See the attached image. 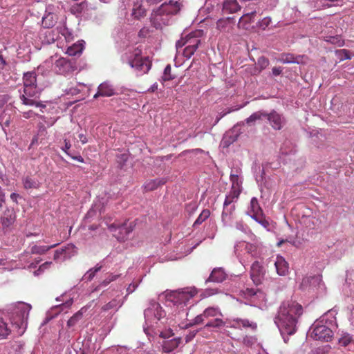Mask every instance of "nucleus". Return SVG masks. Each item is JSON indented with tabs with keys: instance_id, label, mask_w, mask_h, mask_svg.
I'll return each instance as SVG.
<instances>
[{
	"instance_id": "1",
	"label": "nucleus",
	"mask_w": 354,
	"mask_h": 354,
	"mask_svg": "<svg viewBox=\"0 0 354 354\" xmlns=\"http://www.w3.org/2000/svg\"><path fill=\"white\" fill-rule=\"evenodd\" d=\"M302 314L303 307L296 301L286 300L280 305L274 317V323L286 343L288 341V337L286 336L295 333L298 319Z\"/></svg>"
},
{
	"instance_id": "2",
	"label": "nucleus",
	"mask_w": 354,
	"mask_h": 354,
	"mask_svg": "<svg viewBox=\"0 0 354 354\" xmlns=\"http://www.w3.org/2000/svg\"><path fill=\"white\" fill-rule=\"evenodd\" d=\"M180 10V5L177 1H169L168 3H162L151 12V26L156 29H161L163 26L169 25L171 16L176 15Z\"/></svg>"
},
{
	"instance_id": "3",
	"label": "nucleus",
	"mask_w": 354,
	"mask_h": 354,
	"mask_svg": "<svg viewBox=\"0 0 354 354\" xmlns=\"http://www.w3.org/2000/svg\"><path fill=\"white\" fill-rule=\"evenodd\" d=\"M335 318L328 320L323 316L319 320H316L309 329L310 337L315 340L322 342H330L333 337V328L336 327Z\"/></svg>"
},
{
	"instance_id": "4",
	"label": "nucleus",
	"mask_w": 354,
	"mask_h": 354,
	"mask_svg": "<svg viewBox=\"0 0 354 354\" xmlns=\"http://www.w3.org/2000/svg\"><path fill=\"white\" fill-rule=\"evenodd\" d=\"M31 306L25 303H19L13 306L10 313V322L19 335H22L28 326V319Z\"/></svg>"
},
{
	"instance_id": "5",
	"label": "nucleus",
	"mask_w": 354,
	"mask_h": 354,
	"mask_svg": "<svg viewBox=\"0 0 354 354\" xmlns=\"http://www.w3.org/2000/svg\"><path fill=\"white\" fill-rule=\"evenodd\" d=\"M19 99L22 104L27 106H35L42 109L46 108V101H38L42 89L39 88L37 85L24 88L23 93L19 89Z\"/></svg>"
},
{
	"instance_id": "6",
	"label": "nucleus",
	"mask_w": 354,
	"mask_h": 354,
	"mask_svg": "<svg viewBox=\"0 0 354 354\" xmlns=\"http://www.w3.org/2000/svg\"><path fill=\"white\" fill-rule=\"evenodd\" d=\"M197 294V290L195 287H186L184 288L171 291L166 295L167 301H169L175 305L183 304L187 303Z\"/></svg>"
},
{
	"instance_id": "7",
	"label": "nucleus",
	"mask_w": 354,
	"mask_h": 354,
	"mask_svg": "<svg viewBox=\"0 0 354 354\" xmlns=\"http://www.w3.org/2000/svg\"><path fill=\"white\" fill-rule=\"evenodd\" d=\"M166 316L165 311L162 309L159 303L154 300L149 301V306L144 311V317L147 324L152 322L157 323L162 318Z\"/></svg>"
},
{
	"instance_id": "8",
	"label": "nucleus",
	"mask_w": 354,
	"mask_h": 354,
	"mask_svg": "<svg viewBox=\"0 0 354 354\" xmlns=\"http://www.w3.org/2000/svg\"><path fill=\"white\" fill-rule=\"evenodd\" d=\"M79 65L75 57H61L55 61V70L58 74L68 75L77 70Z\"/></svg>"
},
{
	"instance_id": "9",
	"label": "nucleus",
	"mask_w": 354,
	"mask_h": 354,
	"mask_svg": "<svg viewBox=\"0 0 354 354\" xmlns=\"http://www.w3.org/2000/svg\"><path fill=\"white\" fill-rule=\"evenodd\" d=\"M16 213L12 207H7L0 216V224L4 232H8L16 221Z\"/></svg>"
},
{
	"instance_id": "10",
	"label": "nucleus",
	"mask_w": 354,
	"mask_h": 354,
	"mask_svg": "<svg viewBox=\"0 0 354 354\" xmlns=\"http://www.w3.org/2000/svg\"><path fill=\"white\" fill-rule=\"evenodd\" d=\"M265 118L275 130H281L286 123L285 117L275 110H272L270 113L266 111Z\"/></svg>"
},
{
	"instance_id": "11",
	"label": "nucleus",
	"mask_w": 354,
	"mask_h": 354,
	"mask_svg": "<svg viewBox=\"0 0 354 354\" xmlns=\"http://www.w3.org/2000/svg\"><path fill=\"white\" fill-rule=\"evenodd\" d=\"M321 275L305 277L299 284V289L303 291H311L319 287L322 283Z\"/></svg>"
},
{
	"instance_id": "12",
	"label": "nucleus",
	"mask_w": 354,
	"mask_h": 354,
	"mask_svg": "<svg viewBox=\"0 0 354 354\" xmlns=\"http://www.w3.org/2000/svg\"><path fill=\"white\" fill-rule=\"evenodd\" d=\"M76 253V247L73 244H67L66 246L62 247L55 251L53 259L55 261H64L70 258Z\"/></svg>"
},
{
	"instance_id": "13",
	"label": "nucleus",
	"mask_w": 354,
	"mask_h": 354,
	"mask_svg": "<svg viewBox=\"0 0 354 354\" xmlns=\"http://www.w3.org/2000/svg\"><path fill=\"white\" fill-rule=\"evenodd\" d=\"M129 66L134 68L138 75L147 73L151 67V62L148 57H142L136 61L131 60Z\"/></svg>"
},
{
	"instance_id": "14",
	"label": "nucleus",
	"mask_w": 354,
	"mask_h": 354,
	"mask_svg": "<svg viewBox=\"0 0 354 354\" xmlns=\"http://www.w3.org/2000/svg\"><path fill=\"white\" fill-rule=\"evenodd\" d=\"M266 270L263 266L257 261H254L250 268V277L256 285L261 283L264 277Z\"/></svg>"
},
{
	"instance_id": "15",
	"label": "nucleus",
	"mask_w": 354,
	"mask_h": 354,
	"mask_svg": "<svg viewBox=\"0 0 354 354\" xmlns=\"http://www.w3.org/2000/svg\"><path fill=\"white\" fill-rule=\"evenodd\" d=\"M235 204L223 205L221 221L224 226H230L235 218Z\"/></svg>"
},
{
	"instance_id": "16",
	"label": "nucleus",
	"mask_w": 354,
	"mask_h": 354,
	"mask_svg": "<svg viewBox=\"0 0 354 354\" xmlns=\"http://www.w3.org/2000/svg\"><path fill=\"white\" fill-rule=\"evenodd\" d=\"M227 278V274L223 268H214L205 283V284L209 282L222 283L226 280Z\"/></svg>"
},
{
	"instance_id": "17",
	"label": "nucleus",
	"mask_w": 354,
	"mask_h": 354,
	"mask_svg": "<svg viewBox=\"0 0 354 354\" xmlns=\"http://www.w3.org/2000/svg\"><path fill=\"white\" fill-rule=\"evenodd\" d=\"M274 266L279 275L286 276L288 274L289 272L288 263L282 256L277 255L274 262Z\"/></svg>"
},
{
	"instance_id": "18",
	"label": "nucleus",
	"mask_w": 354,
	"mask_h": 354,
	"mask_svg": "<svg viewBox=\"0 0 354 354\" xmlns=\"http://www.w3.org/2000/svg\"><path fill=\"white\" fill-rule=\"evenodd\" d=\"M98 88L102 97H111L118 94L117 89L108 81L101 83L98 86Z\"/></svg>"
},
{
	"instance_id": "19",
	"label": "nucleus",
	"mask_w": 354,
	"mask_h": 354,
	"mask_svg": "<svg viewBox=\"0 0 354 354\" xmlns=\"http://www.w3.org/2000/svg\"><path fill=\"white\" fill-rule=\"evenodd\" d=\"M201 35V30L192 32L187 35L185 37V43H187V46L189 47H194L198 49L199 45L201 43V41L199 38Z\"/></svg>"
},
{
	"instance_id": "20",
	"label": "nucleus",
	"mask_w": 354,
	"mask_h": 354,
	"mask_svg": "<svg viewBox=\"0 0 354 354\" xmlns=\"http://www.w3.org/2000/svg\"><path fill=\"white\" fill-rule=\"evenodd\" d=\"M338 344L340 346L348 347V350H351L354 347L353 336L346 332H342L340 337L338 338Z\"/></svg>"
},
{
	"instance_id": "21",
	"label": "nucleus",
	"mask_w": 354,
	"mask_h": 354,
	"mask_svg": "<svg viewBox=\"0 0 354 354\" xmlns=\"http://www.w3.org/2000/svg\"><path fill=\"white\" fill-rule=\"evenodd\" d=\"M166 178H155L147 181L143 187L146 192L153 191L167 183Z\"/></svg>"
},
{
	"instance_id": "22",
	"label": "nucleus",
	"mask_w": 354,
	"mask_h": 354,
	"mask_svg": "<svg viewBox=\"0 0 354 354\" xmlns=\"http://www.w3.org/2000/svg\"><path fill=\"white\" fill-rule=\"evenodd\" d=\"M181 342L180 337L165 340L162 343V351L165 353H171L177 348Z\"/></svg>"
},
{
	"instance_id": "23",
	"label": "nucleus",
	"mask_w": 354,
	"mask_h": 354,
	"mask_svg": "<svg viewBox=\"0 0 354 354\" xmlns=\"http://www.w3.org/2000/svg\"><path fill=\"white\" fill-rule=\"evenodd\" d=\"M24 88L36 86L37 74L35 71H28L24 73L23 76Z\"/></svg>"
},
{
	"instance_id": "24",
	"label": "nucleus",
	"mask_w": 354,
	"mask_h": 354,
	"mask_svg": "<svg viewBox=\"0 0 354 354\" xmlns=\"http://www.w3.org/2000/svg\"><path fill=\"white\" fill-rule=\"evenodd\" d=\"M233 324L231 325V327L233 328H239L240 326H242L244 328H251L252 329H256L257 326L254 322H250L247 319H241V318H235L232 319Z\"/></svg>"
},
{
	"instance_id": "25",
	"label": "nucleus",
	"mask_w": 354,
	"mask_h": 354,
	"mask_svg": "<svg viewBox=\"0 0 354 354\" xmlns=\"http://www.w3.org/2000/svg\"><path fill=\"white\" fill-rule=\"evenodd\" d=\"M84 41H82L78 44H74L72 46L68 47L66 50V54H68L71 57L80 56L84 49Z\"/></svg>"
},
{
	"instance_id": "26",
	"label": "nucleus",
	"mask_w": 354,
	"mask_h": 354,
	"mask_svg": "<svg viewBox=\"0 0 354 354\" xmlns=\"http://www.w3.org/2000/svg\"><path fill=\"white\" fill-rule=\"evenodd\" d=\"M263 212V209H261L257 198L256 197L252 198L250 201V205L247 214L250 216V215H257Z\"/></svg>"
},
{
	"instance_id": "27",
	"label": "nucleus",
	"mask_w": 354,
	"mask_h": 354,
	"mask_svg": "<svg viewBox=\"0 0 354 354\" xmlns=\"http://www.w3.org/2000/svg\"><path fill=\"white\" fill-rule=\"evenodd\" d=\"M241 192V190H235V189L234 190V189H231L230 191L228 192V194H226L223 204H225V205L235 204L239 198Z\"/></svg>"
},
{
	"instance_id": "28",
	"label": "nucleus",
	"mask_w": 354,
	"mask_h": 354,
	"mask_svg": "<svg viewBox=\"0 0 354 354\" xmlns=\"http://www.w3.org/2000/svg\"><path fill=\"white\" fill-rule=\"evenodd\" d=\"M57 22L56 15L49 12L42 17V26L45 28H50L53 27Z\"/></svg>"
},
{
	"instance_id": "29",
	"label": "nucleus",
	"mask_w": 354,
	"mask_h": 354,
	"mask_svg": "<svg viewBox=\"0 0 354 354\" xmlns=\"http://www.w3.org/2000/svg\"><path fill=\"white\" fill-rule=\"evenodd\" d=\"M147 10L138 1L134 3L132 10V15L134 19L140 20L146 15Z\"/></svg>"
},
{
	"instance_id": "30",
	"label": "nucleus",
	"mask_w": 354,
	"mask_h": 354,
	"mask_svg": "<svg viewBox=\"0 0 354 354\" xmlns=\"http://www.w3.org/2000/svg\"><path fill=\"white\" fill-rule=\"evenodd\" d=\"M241 9L236 0H228L223 3V10L230 13L236 12Z\"/></svg>"
},
{
	"instance_id": "31",
	"label": "nucleus",
	"mask_w": 354,
	"mask_h": 354,
	"mask_svg": "<svg viewBox=\"0 0 354 354\" xmlns=\"http://www.w3.org/2000/svg\"><path fill=\"white\" fill-rule=\"evenodd\" d=\"M59 243H55L49 246L47 245H35L31 247L30 252L34 254H43L48 252L49 250L55 248Z\"/></svg>"
},
{
	"instance_id": "32",
	"label": "nucleus",
	"mask_w": 354,
	"mask_h": 354,
	"mask_svg": "<svg viewBox=\"0 0 354 354\" xmlns=\"http://www.w3.org/2000/svg\"><path fill=\"white\" fill-rule=\"evenodd\" d=\"M270 62L269 59L265 56H261L259 57L257 60V66L258 68H254V71L252 73L253 75H257L260 73L263 70H264L269 65Z\"/></svg>"
},
{
	"instance_id": "33",
	"label": "nucleus",
	"mask_w": 354,
	"mask_h": 354,
	"mask_svg": "<svg viewBox=\"0 0 354 354\" xmlns=\"http://www.w3.org/2000/svg\"><path fill=\"white\" fill-rule=\"evenodd\" d=\"M250 217L254 219L256 222L259 223L261 226L268 230H270V223L266 219L263 212L260 214L250 215Z\"/></svg>"
},
{
	"instance_id": "34",
	"label": "nucleus",
	"mask_w": 354,
	"mask_h": 354,
	"mask_svg": "<svg viewBox=\"0 0 354 354\" xmlns=\"http://www.w3.org/2000/svg\"><path fill=\"white\" fill-rule=\"evenodd\" d=\"M11 333V330L8 327L2 317H0V340L6 339Z\"/></svg>"
},
{
	"instance_id": "35",
	"label": "nucleus",
	"mask_w": 354,
	"mask_h": 354,
	"mask_svg": "<svg viewBox=\"0 0 354 354\" xmlns=\"http://www.w3.org/2000/svg\"><path fill=\"white\" fill-rule=\"evenodd\" d=\"M301 60V56H295L293 54H285L283 55L281 62L283 64H299Z\"/></svg>"
},
{
	"instance_id": "36",
	"label": "nucleus",
	"mask_w": 354,
	"mask_h": 354,
	"mask_svg": "<svg viewBox=\"0 0 354 354\" xmlns=\"http://www.w3.org/2000/svg\"><path fill=\"white\" fill-rule=\"evenodd\" d=\"M102 266L97 264L94 268L89 269L82 277V280L91 281L95 277L96 272L102 269Z\"/></svg>"
},
{
	"instance_id": "37",
	"label": "nucleus",
	"mask_w": 354,
	"mask_h": 354,
	"mask_svg": "<svg viewBox=\"0 0 354 354\" xmlns=\"http://www.w3.org/2000/svg\"><path fill=\"white\" fill-rule=\"evenodd\" d=\"M266 111L261 110L253 113L250 117H248L245 122L247 124L254 123L257 120H262L265 118Z\"/></svg>"
},
{
	"instance_id": "38",
	"label": "nucleus",
	"mask_w": 354,
	"mask_h": 354,
	"mask_svg": "<svg viewBox=\"0 0 354 354\" xmlns=\"http://www.w3.org/2000/svg\"><path fill=\"white\" fill-rule=\"evenodd\" d=\"M230 181L232 183L231 189L235 190H241L242 181L239 179L237 174H230Z\"/></svg>"
},
{
	"instance_id": "39",
	"label": "nucleus",
	"mask_w": 354,
	"mask_h": 354,
	"mask_svg": "<svg viewBox=\"0 0 354 354\" xmlns=\"http://www.w3.org/2000/svg\"><path fill=\"white\" fill-rule=\"evenodd\" d=\"M225 324V322L220 319V318H215L213 319H211L207 322V324L205 325V328H220L223 326H224Z\"/></svg>"
},
{
	"instance_id": "40",
	"label": "nucleus",
	"mask_w": 354,
	"mask_h": 354,
	"mask_svg": "<svg viewBox=\"0 0 354 354\" xmlns=\"http://www.w3.org/2000/svg\"><path fill=\"white\" fill-rule=\"evenodd\" d=\"M142 50L139 47L134 48L131 51L129 52V55L127 57L128 64H130L131 60L136 61L140 59L142 57Z\"/></svg>"
},
{
	"instance_id": "41",
	"label": "nucleus",
	"mask_w": 354,
	"mask_h": 354,
	"mask_svg": "<svg viewBox=\"0 0 354 354\" xmlns=\"http://www.w3.org/2000/svg\"><path fill=\"white\" fill-rule=\"evenodd\" d=\"M218 315H222L218 308L208 307L203 311V316H205L206 319L215 317Z\"/></svg>"
},
{
	"instance_id": "42",
	"label": "nucleus",
	"mask_w": 354,
	"mask_h": 354,
	"mask_svg": "<svg viewBox=\"0 0 354 354\" xmlns=\"http://www.w3.org/2000/svg\"><path fill=\"white\" fill-rule=\"evenodd\" d=\"M210 216V211L207 209H205L202 211L200 215L198 216L195 222L194 223L193 226L196 227L197 225L203 223L205 220H207Z\"/></svg>"
},
{
	"instance_id": "43",
	"label": "nucleus",
	"mask_w": 354,
	"mask_h": 354,
	"mask_svg": "<svg viewBox=\"0 0 354 354\" xmlns=\"http://www.w3.org/2000/svg\"><path fill=\"white\" fill-rule=\"evenodd\" d=\"M245 299H251L254 297H258L259 295H263V292L258 288H246L243 292Z\"/></svg>"
},
{
	"instance_id": "44",
	"label": "nucleus",
	"mask_w": 354,
	"mask_h": 354,
	"mask_svg": "<svg viewBox=\"0 0 354 354\" xmlns=\"http://www.w3.org/2000/svg\"><path fill=\"white\" fill-rule=\"evenodd\" d=\"M83 313L82 310L75 313L67 322V326L71 328L76 325V324L82 319Z\"/></svg>"
},
{
	"instance_id": "45",
	"label": "nucleus",
	"mask_w": 354,
	"mask_h": 354,
	"mask_svg": "<svg viewBox=\"0 0 354 354\" xmlns=\"http://www.w3.org/2000/svg\"><path fill=\"white\" fill-rule=\"evenodd\" d=\"M207 319L205 316H203V313L197 315L194 319L190 321L189 323L186 324L184 328H188L189 327H192L194 325H198L201 324L204 322V321Z\"/></svg>"
},
{
	"instance_id": "46",
	"label": "nucleus",
	"mask_w": 354,
	"mask_h": 354,
	"mask_svg": "<svg viewBox=\"0 0 354 354\" xmlns=\"http://www.w3.org/2000/svg\"><path fill=\"white\" fill-rule=\"evenodd\" d=\"M221 291L218 288H206L203 290L201 295V299H205L210 296L220 293Z\"/></svg>"
},
{
	"instance_id": "47",
	"label": "nucleus",
	"mask_w": 354,
	"mask_h": 354,
	"mask_svg": "<svg viewBox=\"0 0 354 354\" xmlns=\"http://www.w3.org/2000/svg\"><path fill=\"white\" fill-rule=\"evenodd\" d=\"M23 184L24 188L26 189L37 188L38 187V182L29 177L23 179Z\"/></svg>"
},
{
	"instance_id": "48",
	"label": "nucleus",
	"mask_w": 354,
	"mask_h": 354,
	"mask_svg": "<svg viewBox=\"0 0 354 354\" xmlns=\"http://www.w3.org/2000/svg\"><path fill=\"white\" fill-rule=\"evenodd\" d=\"M118 304H119L118 301H117L116 299H112L111 301H109L106 304L104 305L102 307V310L103 311H107V310H109L113 309V308L118 309V308H120L122 306V304L118 306Z\"/></svg>"
},
{
	"instance_id": "49",
	"label": "nucleus",
	"mask_w": 354,
	"mask_h": 354,
	"mask_svg": "<svg viewBox=\"0 0 354 354\" xmlns=\"http://www.w3.org/2000/svg\"><path fill=\"white\" fill-rule=\"evenodd\" d=\"M11 119L10 115L3 111V114L0 116V123L3 127H8L10 124Z\"/></svg>"
},
{
	"instance_id": "50",
	"label": "nucleus",
	"mask_w": 354,
	"mask_h": 354,
	"mask_svg": "<svg viewBox=\"0 0 354 354\" xmlns=\"http://www.w3.org/2000/svg\"><path fill=\"white\" fill-rule=\"evenodd\" d=\"M171 70L170 64H167L164 69L163 76L162 77V81H170L174 79V77L171 75Z\"/></svg>"
},
{
	"instance_id": "51",
	"label": "nucleus",
	"mask_w": 354,
	"mask_h": 354,
	"mask_svg": "<svg viewBox=\"0 0 354 354\" xmlns=\"http://www.w3.org/2000/svg\"><path fill=\"white\" fill-rule=\"evenodd\" d=\"M331 350L330 345L319 346L313 351V354H328Z\"/></svg>"
},
{
	"instance_id": "52",
	"label": "nucleus",
	"mask_w": 354,
	"mask_h": 354,
	"mask_svg": "<svg viewBox=\"0 0 354 354\" xmlns=\"http://www.w3.org/2000/svg\"><path fill=\"white\" fill-rule=\"evenodd\" d=\"M86 6V3L84 2H82L80 3H76L71 7V12L74 14H80L82 12L83 10Z\"/></svg>"
},
{
	"instance_id": "53",
	"label": "nucleus",
	"mask_w": 354,
	"mask_h": 354,
	"mask_svg": "<svg viewBox=\"0 0 354 354\" xmlns=\"http://www.w3.org/2000/svg\"><path fill=\"white\" fill-rule=\"evenodd\" d=\"M61 34L64 36L67 41H71L73 39V36L71 31L66 27H63L60 30Z\"/></svg>"
},
{
	"instance_id": "54",
	"label": "nucleus",
	"mask_w": 354,
	"mask_h": 354,
	"mask_svg": "<svg viewBox=\"0 0 354 354\" xmlns=\"http://www.w3.org/2000/svg\"><path fill=\"white\" fill-rule=\"evenodd\" d=\"M196 50L197 49L194 47L186 46L183 50V55L185 58L189 59L194 54Z\"/></svg>"
},
{
	"instance_id": "55",
	"label": "nucleus",
	"mask_w": 354,
	"mask_h": 354,
	"mask_svg": "<svg viewBox=\"0 0 354 354\" xmlns=\"http://www.w3.org/2000/svg\"><path fill=\"white\" fill-rule=\"evenodd\" d=\"M228 19H220L216 22V26L220 30H225V29L229 26Z\"/></svg>"
},
{
	"instance_id": "56",
	"label": "nucleus",
	"mask_w": 354,
	"mask_h": 354,
	"mask_svg": "<svg viewBox=\"0 0 354 354\" xmlns=\"http://www.w3.org/2000/svg\"><path fill=\"white\" fill-rule=\"evenodd\" d=\"M271 23V18L264 17L258 22V26L263 30H265Z\"/></svg>"
},
{
	"instance_id": "57",
	"label": "nucleus",
	"mask_w": 354,
	"mask_h": 354,
	"mask_svg": "<svg viewBox=\"0 0 354 354\" xmlns=\"http://www.w3.org/2000/svg\"><path fill=\"white\" fill-rule=\"evenodd\" d=\"M128 156L127 154L123 153L117 156V162L118 163L120 168H122V167L125 165Z\"/></svg>"
},
{
	"instance_id": "58",
	"label": "nucleus",
	"mask_w": 354,
	"mask_h": 354,
	"mask_svg": "<svg viewBox=\"0 0 354 354\" xmlns=\"http://www.w3.org/2000/svg\"><path fill=\"white\" fill-rule=\"evenodd\" d=\"M118 277L119 275L111 274L102 282L101 285L102 286H106L111 281L116 280Z\"/></svg>"
},
{
	"instance_id": "59",
	"label": "nucleus",
	"mask_w": 354,
	"mask_h": 354,
	"mask_svg": "<svg viewBox=\"0 0 354 354\" xmlns=\"http://www.w3.org/2000/svg\"><path fill=\"white\" fill-rule=\"evenodd\" d=\"M199 330H201V329L194 330L189 331V333L187 335H186V336L185 337V342L188 343L190 341H192L195 337L196 335L197 334V333Z\"/></svg>"
},
{
	"instance_id": "60",
	"label": "nucleus",
	"mask_w": 354,
	"mask_h": 354,
	"mask_svg": "<svg viewBox=\"0 0 354 354\" xmlns=\"http://www.w3.org/2000/svg\"><path fill=\"white\" fill-rule=\"evenodd\" d=\"M255 342V339L252 337L246 336L243 339V343L247 346H252Z\"/></svg>"
},
{
	"instance_id": "61",
	"label": "nucleus",
	"mask_w": 354,
	"mask_h": 354,
	"mask_svg": "<svg viewBox=\"0 0 354 354\" xmlns=\"http://www.w3.org/2000/svg\"><path fill=\"white\" fill-rule=\"evenodd\" d=\"M64 146L62 147V150L64 151L68 155V153H71L69 151V149L71 147V144L70 140H68L67 139H64Z\"/></svg>"
},
{
	"instance_id": "62",
	"label": "nucleus",
	"mask_w": 354,
	"mask_h": 354,
	"mask_svg": "<svg viewBox=\"0 0 354 354\" xmlns=\"http://www.w3.org/2000/svg\"><path fill=\"white\" fill-rule=\"evenodd\" d=\"M10 99V96L7 94L0 95V106H3L6 104Z\"/></svg>"
},
{
	"instance_id": "63",
	"label": "nucleus",
	"mask_w": 354,
	"mask_h": 354,
	"mask_svg": "<svg viewBox=\"0 0 354 354\" xmlns=\"http://www.w3.org/2000/svg\"><path fill=\"white\" fill-rule=\"evenodd\" d=\"M138 283H131L129 284L128 288H127V295H129L132 292H133L136 289L138 288Z\"/></svg>"
},
{
	"instance_id": "64",
	"label": "nucleus",
	"mask_w": 354,
	"mask_h": 354,
	"mask_svg": "<svg viewBox=\"0 0 354 354\" xmlns=\"http://www.w3.org/2000/svg\"><path fill=\"white\" fill-rule=\"evenodd\" d=\"M68 156H70L72 159L77 160L80 162H84V158L79 154H73L72 153H68Z\"/></svg>"
}]
</instances>
